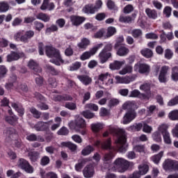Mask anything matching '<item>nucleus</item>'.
Masks as SVG:
<instances>
[{
  "label": "nucleus",
  "mask_w": 178,
  "mask_h": 178,
  "mask_svg": "<svg viewBox=\"0 0 178 178\" xmlns=\"http://www.w3.org/2000/svg\"><path fill=\"white\" fill-rule=\"evenodd\" d=\"M110 133L117 138L115 140V147H112V140L111 138H108L103 143L101 140H97L95 143V147L98 148L101 147L102 149H113V151H118V152H126L127 151V146L126 145L127 136L126 135V131L123 129L111 128Z\"/></svg>",
  "instance_id": "1"
},
{
  "label": "nucleus",
  "mask_w": 178,
  "mask_h": 178,
  "mask_svg": "<svg viewBox=\"0 0 178 178\" xmlns=\"http://www.w3.org/2000/svg\"><path fill=\"white\" fill-rule=\"evenodd\" d=\"M44 49L47 56L56 58L50 59L49 62L51 63H54L56 66H60V63H65V60H63L59 49L50 45L45 46Z\"/></svg>",
  "instance_id": "2"
},
{
  "label": "nucleus",
  "mask_w": 178,
  "mask_h": 178,
  "mask_svg": "<svg viewBox=\"0 0 178 178\" xmlns=\"http://www.w3.org/2000/svg\"><path fill=\"white\" fill-rule=\"evenodd\" d=\"M113 49V45H112V43H107L102 51L99 54V59L100 60V63H105L108 62V59L109 58H112V54L111 51Z\"/></svg>",
  "instance_id": "3"
},
{
  "label": "nucleus",
  "mask_w": 178,
  "mask_h": 178,
  "mask_svg": "<svg viewBox=\"0 0 178 178\" xmlns=\"http://www.w3.org/2000/svg\"><path fill=\"white\" fill-rule=\"evenodd\" d=\"M102 8V1L97 0L93 3H88L83 8V12L84 13H87V15H94L96 12H98L99 9Z\"/></svg>",
  "instance_id": "4"
},
{
  "label": "nucleus",
  "mask_w": 178,
  "mask_h": 178,
  "mask_svg": "<svg viewBox=\"0 0 178 178\" xmlns=\"http://www.w3.org/2000/svg\"><path fill=\"white\" fill-rule=\"evenodd\" d=\"M130 166V163L122 158L117 159L114 162V168L117 169L120 173H124Z\"/></svg>",
  "instance_id": "5"
},
{
  "label": "nucleus",
  "mask_w": 178,
  "mask_h": 178,
  "mask_svg": "<svg viewBox=\"0 0 178 178\" xmlns=\"http://www.w3.org/2000/svg\"><path fill=\"white\" fill-rule=\"evenodd\" d=\"M86 120L81 118H78L69 123V127L76 131H80V129H86Z\"/></svg>",
  "instance_id": "6"
},
{
  "label": "nucleus",
  "mask_w": 178,
  "mask_h": 178,
  "mask_svg": "<svg viewBox=\"0 0 178 178\" xmlns=\"http://www.w3.org/2000/svg\"><path fill=\"white\" fill-rule=\"evenodd\" d=\"M17 166L22 170H25L26 173H33L34 168L30 165V163L24 159H19L17 161Z\"/></svg>",
  "instance_id": "7"
},
{
  "label": "nucleus",
  "mask_w": 178,
  "mask_h": 178,
  "mask_svg": "<svg viewBox=\"0 0 178 178\" xmlns=\"http://www.w3.org/2000/svg\"><path fill=\"white\" fill-rule=\"evenodd\" d=\"M134 70L140 74H145L149 73L150 67L148 64L138 63L134 65Z\"/></svg>",
  "instance_id": "8"
},
{
  "label": "nucleus",
  "mask_w": 178,
  "mask_h": 178,
  "mask_svg": "<svg viewBox=\"0 0 178 178\" xmlns=\"http://www.w3.org/2000/svg\"><path fill=\"white\" fill-rule=\"evenodd\" d=\"M51 99L56 102H63V101H73V97L70 95H51Z\"/></svg>",
  "instance_id": "9"
},
{
  "label": "nucleus",
  "mask_w": 178,
  "mask_h": 178,
  "mask_svg": "<svg viewBox=\"0 0 178 178\" xmlns=\"http://www.w3.org/2000/svg\"><path fill=\"white\" fill-rule=\"evenodd\" d=\"M169 70H170V67L168 65L161 67L159 75V81H160V83H166L168 81V78L166 76Z\"/></svg>",
  "instance_id": "10"
},
{
  "label": "nucleus",
  "mask_w": 178,
  "mask_h": 178,
  "mask_svg": "<svg viewBox=\"0 0 178 178\" xmlns=\"http://www.w3.org/2000/svg\"><path fill=\"white\" fill-rule=\"evenodd\" d=\"M3 133L6 137V140L8 143L12 141L13 138H17L19 137L17 132H16V129L13 128L7 129Z\"/></svg>",
  "instance_id": "11"
},
{
  "label": "nucleus",
  "mask_w": 178,
  "mask_h": 178,
  "mask_svg": "<svg viewBox=\"0 0 178 178\" xmlns=\"http://www.w3.org/2000/svg\"><path fill=\"white\" fill-rule=\"evenodd\" d=\"M137 79V75H131L127 76L124 77H120L119 76H115V80L117 83H120L122 84H129V83H131V81H134Z\"/></svg>",
  "instance_id": "12"
},
{
  "label": "nucleus",
  "mask_w": 178,
  "mask_h": 178,
  "mask_svg": "<svg viewBox=\"0 0 178 178\" xmlns=\"http://www.w3.org/2000/svg\"><path fill=\"white\" fill-rule=\"evenodd\" d=\"M136 116H137V114L136 113V111H134V110L129 111L123 118V124H129V123L136 119Z\"/></svg>",
  "instance_id": "13"
},
{
  "label": "nucleus",
  "mask_w": 178,
  "mask_h": 178,
  "mask_svg": "<svg viewBox=\"0 0 178 178\" xmlns=\"http://www.w3.org/2000/svg\"><path fill=\"white\" fill-rule=\"evenodd\" d=\"M36 131H48L49 130V122H38L34 126Z\"/></svg>",
  "instance_id": "14"
},
{
  "label": "nucleus",
  "mask_w": 178,
  "mask_h": 178,
  "mask_svg": "<svg viewBox=\"0 0 178 178\" xmlns=\"http://www.w3.org/2000/svg\"><path fill=\"white\" fill-rule=\"evenodd\" d=\"M83 177L86 178L94 177L95 175V169L92 165H86L83 170Z\"/></svg>",
  "instance_id": "15"
},
{
  "label": "nucleus",
  "mask_w": 178,
  "mask_h": 178,
  "mask_svg": "<svg viewBox=\"0 0 178 178\" xmlns=\"http://www.w3.org/2000/svg\"><path fill=\"white\" fill-rule=\"evenodd\" d=\"M77 79L83 86H90L92 83V78L87 74L78 75Z\"/></svg>",
  "instance_id": "16"
},
{
  "label": "nucleus",
  "mask_w": 178,
  "mask_h": 178,
  "mask_svg": "<svg viewBox=\"0 0 178 178\" xmlns=\"http://www.w3.org/2000/svg\"><path fill=\"white\" fill-rule=\"evenodd\" d=\"M11 106L17 112L19 116L21 118H23V115H24V108L22 105V104L19 102H12Z\"/></svg>",
  "instance_id": "17"
},
{
  "label": "nucleus",
  "mask_w": 178,
  "mask_h": 178,
  "mask_svg": "<svg viewBox=\"0 0 178 178\" xmlns=\"http://www.w3.org/2000/svg\"><path fill=\"white\" fill-rule=\"evenodd\" d=\"M60 147L61 148H67L71 152H76L77 151V145L71 142H62Z\"/></svg>",
  "instance_id": "18"
},
{
  "label": "nucleus",
  "mask_w": 178,
  "mask_h": 178,
  "mask_svg": "<svg viewBox=\"0 0 178 178\" xmlns=\"http://www.w3.org/2000/svg\"><path fill=\"white\" fill-rule=\"evenodd\" d=\"M29 67L33 70L34 74H38V73H41L42 72V69L41 67L37 64L34 60H31L28 64Z\"/></svg>",
  "instance_id": "19"
},
{
  "label": "nucleus",
  "mask_w": 178,
  "mask_h": 178,
  "mask_svg": "<svg viewBox=\"0 0 178 178\" xmlns=\"http://www.w3.org/2000/svg\"><path fill=\"white\" fill-rule=\"evenodd\" d=\"M70 20L73 26H80L86 19L83 17L72 15L70 17Z\"/></svg>",
  "instance_id": "20"
},
{
  "label": "nucleus",
  "mask_w": 178,
  "mask_h": 178,
  "mask_svg": "<svg viewBox=\"0 0 178 178\" xmlns=\"http://www.w3.org/2000/svg\"><path fill=\"white\" fill-rule=\"evenodd\" d=\"M175 160L166 159L163 163V168L165 170H173Z\"/></svg>",
  "instance_id": "21"
},
{
  "label": "nucleus",
  "mask_w": 178,
  "mask_h": 178,
  "mask_svg": "<svg viewBox=\"0 0 178 178\" xmlns=\"http://www.w3.org/2000/svg\"><path fill=\"white\" fill-rule=\"evenodd\" d=\"M126 63V61H119V60H115L113 63H111L109 65V67L111 70H119L120 67H122V65H124Z\"/></svg>",
  "instance_id": "22"
},
{
  "label": "nucleus",
  "mask_w": 178,
  "mask_h": 178,
  "mask_svg": "<svg viewBox=\"0 0 178 178\" xmlns=\"http://www.w3.org/2000/svg\"><path fill=\"white\" fill-rule=\"evenodd\" d=\"M90 44V40L88 38H83L81 39V42L77 44L79 49L84 51L87 49V47Z\"/></svg>",
  "instance_id": "23"
},
{
  "label": "nucleus",
  "mask_w": 178,
  "mask_h": 178,
  "mask_svg": "<svg viewBox=\"0 0 178 178\" xmlns=\"http://www.w3.org/2000/svg\"><path fill=\"white\" fill-rule=\"evenodd\" d=\"M35 35V33L33 30H29L24 32V43L27 44L29 40H31Z\"/></svg>",
  "instance_id": "24"
},
{
  "label": "nucleus",
  "mask_w": 178,
  "mask_h": 178,
  "mask_svg": "<svg viewBox=\"0 0 178 178\" xmlns=\"http://www.w3.org/2000/svg\"><path fill=\"white\" fill-rule=\"evenodd\" d=\"M138 171H136L137 173L140 175V177L141 176H144V175H147L148 170H149V167L147 164H142L138 166Z\"/></svg>",
  "instance_id": "25"
},
{
  "label": "nucleus",
  "mask_w": 178,
  "mask_h": 178,
  "mask_svg": "<svg viewBox=\"0 0 178 178\" xmlns=\"http://www.w3.org/2000/svg\"><path fill=\"white\" fill-rule=\"evenodd\" d=\"M18 120L19 118L15 115L6 117V122L12 126H16V124L18 123Z\"/></svg>",
  "instance_id": "26"
},
{
  "label": "nucleus",
  "mask_w": 178,
  "mask_h": 178,
  "mask_svg": "<svg viewBox=\"0 0 178 178\" xmlns=\"http://www.w3.org/2000/svg\"><path fill=\"white\" fill-rule=\"evenodd\" d=\"M20 59V54L12 51L7 56V62H13V60H18Z\"/></svg>",
  "instance_id": "27"
},
{
  "label": "nucleus",
  "mask_w": 178,
  "mask_h": 178,
  "mask_svg": "<svg viewBox=\"0 0 178 178\" xmlns=\"http://www.w3.org/2000/svg\"><path fill=\"white\" fill-rule=\"evenodd\" d=\"M95 53L92 51V49H90V51H87L83 52L81 56L80 59L81 60H87V59H90L92 56H94Z\"/></svg>",
  "instance_id": "28"
},
{
  "label": "nucleus",
  "mask_w": 178,
  "mask_h": 178,
  "mask_svg": "<svg viewBox=\"0 0 178 178\" xmlns=\"http://www.w3.org/2000/svg\"><path fill=\"white\" fill-rule=\"evenodd\" d=\"M129 52H130L129 48L124 46H120L117 51V55H118V56H126Z\"/></svg>",
  "instance_id": "29"
},
{
  "label": "nucleus",
  "mask_w": 178,
  "mask_h": 178,
  "mask_svg": "<svg viewBox=\"0 0 178 178\" xmlns=\"http://www.w3.org/2000/svg\"><path fill=\"white\" fill-rule=\"evenodd\" d=\"M10 8V6L8 1H3L0 2V13H5L6 12H8Z\"/></svg>",
  "instance_id": "30"
},
{
  "label": "nucleus",
  "mask_w": 178,
  "mask_h": 178,
  "mask_svg": "<svg viewBox=\"0 0 178 178\" xmlns=\"http://www.w3.org/2000/svg\"><path fill=\"white\" fill-rule=\"evenodd\" d=\"M145 13L149 19H156L158 17V13L155 10L151 8H146Z\"/></svg>",
  "instance_id": "31"
},
{
  "label": "nucleus",
  "mask_w": 178,
  "mask_h": 178,
  "mask_svg": "<svg viewBox=\"0 0 178 178\" xmlns=\"http://www.w3.org/2000/svg\"><path fill=\"white\" fill-rule=\"evenodd\" d=\"M36 18L39 20H42V22H44V23H47L51 20V17L48 15L46 13H40L36 15Z\"/></svg>",
  "instance_id": "32"
},
{
  "label": "nucleus",
  "mask_w": 178,
  "mask_h": 178,
  "mask_svg": "<svg viewBox=\"0 0 178 178\" xmlns=\"http://www.w3.org/2000/svg\"><path fill=\"white\" fill-rule=\"evenodd\" d=\"M24 31H19L14 34V40L15 41H21V42H24Z\"/></svg>",
  "instance_id": "33"
},
{
  "label": "nucleus",
  "mask_w": 178,
  "mask_h": 178,
  "mask_svg": "<svg viewBox=\"0 0 178 178\" xmlns=\"http://www.w3.org/2000/svg\"><path fill=\"white\" fill-rule=\"evenodd\" d=\"M143 123H136L134 124L132 126H130L128 129L129 131H140L143 129Z\"/></svg>",
  "instance_id": "34"
},
{
  "label": "nucleus",
  "mask_w": 178,
  "mask_h": 178,
  "mask_svg": "<svg viewBox=\"0 0 178 178\" xmlns=\"http://www.w3.org/2000/svg\"><path fill=\"white\" fill-rule=\"evenodd\" d=\"M94 147L91 145H87L85 148L82 149L81 154L82 155H83V156H87V155H90L91 152H94Z\"/></svg>",
  "instance_id": "35"
},
{
  "label": "nucleus",
  "mask_w": 178,
  "mask_h": 178,
  "mask_svg": "<svg viewBox=\"0 0 178 178\" xmlns=\"http://www.w3.org/2000/svg\"><path fill=\"white\" fill-rule=\"evenodd\" d=\"M87 163V159H82L79 161V163L75 165V170L80 172L83 169L84 164Z\"/></svg>",
  "instance_id": "36"
},
{
  "label": "nucleus",
  "mask_w": 178,
  "mask_h": 178,
  "mask_svg": "<svg viewBox=\"0 0 178 178\" xmlns=\"http://www.w3.org/2000/svg\"><path fill=\"white\" fill-rule=\"evenodd\" d=\"M171 79L173 81H178V66H175L172 68Z\"/></svg>",
  "instance_id": "37"
},
{
  "label": "nucleus",
  "mask_w": 178,
  "mask_h": 178,
  "mask_svg": "<svg viewBox=\"0 0 178 178\" xmlns=\"http://www.w3.org/2000/svg\"><path fill=\"white\" fill-rule=\"evenodd\" d=\"M28 156H29L32 162H36V161L38 160V158H40V154L38 152H29Z\"/></svg>",
  "instance_id": "38"
},
{
  "label": "nucleus",
  "mask_w": 178,
  "mask_h": 178,
  "mask_svg": "<svg viewBox=\"0 0 178 178\" xmlns=\"http://www.w3.org/2000/svg\"><path fill=\"white\" fill-rule=\"evenodd\" d=\"M29 111L31 112V113H32L35 119H40V118H41V112L37 110V108H35V107L29 108Z\"/></svg>",
  "instance_id": "39"
},
{
  "label": "nucleus",
  "mask_w": 178,
  "mask_h": 178,
  "mask_svg": "<svg viewBox=\"0 0 178 178\" xmlns=\"http://www.w3.org/2000/svg\"><path fill=\"white\" fill-rule=\"evenodd\" d=\"M163 156V152H160L158 154H156L152 156V161H153L154 163L158 165L161 159H162Z\"/></svg>",
  "instance_id": "40"
},
{
  "label": "nucleus",
  "mask_w": 178,
  "mask_h": 178,
  "mask_svg": "<svg viewBox=\"0 0 178 178\" xmlns=\"http://www.w3.org/2000/svg\"><path fill=\"white\" fill-rule=\"evenodd\" d=\"M141 54L145 56V58H152V56L154 55V53L152 52V50L149 49H145L141 50L140 51Z\"/></svg>",
  "instance_id": "41"
},
{
  "label": "nucleus",
  "mask_w": 178,
  "mask_h": 178,
  "mask_svg": "<svg viewBox=\"0 0 178 178\" xmlns=\"http://www.w3.org/2000/svg\"><path fill=\"white\" fill-rule=\"evenodd\" d=\"M116 34V28L113 26H109L107 28V33L106 35V38H111L113 35Z\"/></svg>",
  "instance_id": "42"
},
{
  "label": "nucleus",
  "mask_w": 178,
  "mask_h": 178,
  "mask_svg": "<svg viewBox=\"0 0 178 178\" xmlns=\"http://www.w3.org/2000/svg\"><path fill=\"white\" fill-rule=\"evenodd\" d=\"M8 68L5 65H0V80L6 77V74H8Z\"/></svg>",
  "instance_id": "43"
},
{
  "label": "nucleus",
  "mask_w": 178,
  "mask_h": 178,
  "mask_svg": "<svg viewBox=\"0 0 178 178\" xmlns=\"http://www.w3.org/2000/svg\"><path fill=\"white\" fill-rule=\"evenodd\" d=\"M91 129L95 133H98L99 130H102V129H104V125L101 123L92 124Z\"/></svg>",
  "instance_id": "44"
},
{
  "label": "nucleus",
  "mask_w": 178,
  "mask_h": 178,
  "mask_svg": "<svg viewBox=\"0 0 178 178\" xmlns=\"http://www.w3.org/2000/svg\"><path fill=\"white\" fill-rule=\"evenodd\" d=\"M168 129H169V127L168 126V124H162L159 127L158 130L160 133H161L162 136H163L169 133V131H168Z\"/></svg>",
  "instance_id": "45"
},
{
  "label": "nucleus",
  "mask_w": 178,
  "mask_h": 178,
  "mask_svg": "<svg viewBox=\"0 0 178 178\" xmlns=\"http://www.w3.org/2000/svg\"><path fill=\"white\" fill-rule=\"evenodd\" d=\"M140 90L145 91L147 94H150L151 85L149 83H143L140 86Z\"/></svg>",
  "instance_id": "46"
},
{
  "label": "nucleus",
  "mask_w": 178,
  "mask_h": 178,
  "mask_svg": "<svg viewBox=\"0 0 178 178\" xmlns=\"http://www.w3.org/2000/svg\"><path fill=\"white\" fill-rule=\"evenodd\" d=\"M80 67H81V63L76 61V62L72 63V65L71 66H70V72H74L76 70H79V69H80Z\"/></svg>",
  "instance_id": "47"
},
{
  "label": "nucleus",
  "mask_w": 178,
  "mask_h": 178,
  "mask_svg": "<svg viewBox=\"0 0 178 178\" xmlns=\"http://www.w3.org/2000/svg\"><path fill=\"white\" fill-rule=\"evenodd\" d=\"M131 35L134 38H140L143 35V31L141 29H134L131 31Z\"/></svg>",
  "instance_id": "48"
},
{
  "label": "nucleus",
  "mask_w": 178,
  "mask_h": 178,
  "mask_svg": "<svg viewBox=\"0 0 178 178\" xmlns=\"http://www.w3.org/2000/svg\"><path fill=\"white\" fill-rule=\"evenodd\" d=\"M132 18L130 16L120 15L119 22L120 23H131Z\"/></svg>",
  "instance_id": "49"
},
{
  "label": "nucleus",
  "mask_w": 178,
  "mask_h": 178,
  "mask_svg": "<svg viewBox=\"0 0 178 178\" xmlns=\"http://www.w3.org/2000/svg\"><path fill=\"white\" fill-rule=\"evenodd\" d=\"M33 26H34V29L36 31H41V30H42L44 27V25L42 22H40L38 21H35L33 22Z\"/></svg>",
  "instance_id": "50"
},
{
  "label": "nucleus",
  "mask_w": 178,
  "mask_h": 178,
  "mask_svg": "<svg viewBox=\"0 0 178 178\" xmlns=\"http://www.w3.org/2000/svg\"><path fill=\"white\" fill-rule=\"evenodd\" d=\"M133 72V67L127 65L120 71V74H127V73H131Z\"/></svg>",
  "instance_id": "51"
},
{
  "label": "nucleus",
  "mask_w": 178,
  "mask_h": 178,
  "mask_svg": "<svg viewBox=\"0 0 178 178\" xmlns=\"http://www.w3.org/2000/svg\"><path fill=\"white\" fill-rule=\"evenodd\" d=\"M171 120H178V110H174L168 114Z\"/></svg>",
  "instance_id": "52"
},
{
  "label": "nucleus",
  "mask_w": 178,
  "mask_h": 178,
  "mask_svg": "<svg viewBox=\"0 0 178 178\" xmlns=\"http://www.w3.org/2000/svg\"><path fill=\"white\" fill-rule=\"evenodd\" d=\"M124 42V38H123V35L118 37L116 40V43L114 45V48L115 49H118V48H119V47H120V45H122V44H123Z\"/></svg>",
  "instance_id": "53"
},
{
  "label": "nucleus",
  "mask_w": 178,
  "mask_h": 178,
  "mask_svg": "<svg viewBox=\"0 0 178 178\" xmlns=\"http://www.w3.org/2000/svg\"><path fill=\"white\" fill-rule=\"evenodd\" d=\"M65 107L67 108V109H70V111H76V109H77V106L76 105V103L73 102L65 103Z\"/></svg>",
  "instance_id": "54"
},
{
  "label": "nucleus",
  "mask_w": 178,
  "mask_h": 178,
  "mask_svg": "<svg viewBox=\"0 0 178 178\" xmlns=\"http://www.w3.org/2000/svg\"><path fill=\"white\" fill-rule=\"evenodd\" d=\"M133 10H134V7L131 4H128L123 8V13H125V15L131 13Z\"/></svg>",
  "instance_id": "55"
},
{
  "label": "nucleus",
  "mask_w": 178,
  "mask_h": 178,
  "mask_svg": "<svg viewBox=\"0 0 178 178\" xmlns=\"http://www.w3.org/2000/svg\"><path fill=\"white\" fill-rule=\"evenodd\" d=\"M152 138L156 143H161L162 141V137L161 133L156 131L152 134Z\"/></svg>",
  "instance_id": "56"
},
{
  "label": "nucleus",
  "mask_w": 178,
  "mask_h": 178,
  "mask_svg": "<svg viewBox=\"0 0 178 178\" xmlns=\"http://www.w3.org/2000/svg\"><path fill=\"white\" fill-rule=\"evenodd\" d=\"M85 108L86 109H90V111H95V112H97V111H98V106L95 104H92V103H89L86 104Z\"/></svg>",
  "instance_id": "57"
},
{
  "label": "nucleus",
  "mask_w": 178,
  "mask_h": 178,
  "mask_svg": "<svg viewBox=\"0 0 178 178\" xmlns=\"http://www.w3.org/2000/svg\"><path fill=\"white\" fill-rule=\"evenodd\" d=\"M57 134L58 136H67L69 134V129L65 127H63L57 131Z\"/></svg>",
  "instance_id": "58"
},
{
  "label": "nucleus",
  "mask_w": 178,
  "mask_h": 178,
  "mask_svg": "<svg viewBox=\"0 0 178 178\" xmlns=\"http://www.w3.org/2000/svg\"><path fill=\"white\" fill-rule=\"evenodd\" d=\"M22 23H23V19L21 17H15L12 22V26L13 27H17V26H20Z\"/></svg>",
  "instance_id": "59"
},
{
  "label": "nucleus",
  "mask_w": 178,
  "mask_h": 178,
  "mask_svg": "<svg viewBox=\"0 0 178 178\" xmlns=\"http://www.w3.org/2000/svg\"><path fill=\"white\" fill-rule=\"evenodd\" d=\"M35 84H37L39 87H41L42 84H44V77L40 75H37L35 78Z\"/></svg>",
  "instance_id": "60"
},
{
  "label": "nucleus",
  "mask_w": 178,
  "mask_h": 178,
  "mask_svg": "<svg viewBox=\"0 0 178 178\" xmlns=\"http://www.w3.org/2000/svg\"><path fill=\"white\" fill-rule=\"evenodd\" d=\"M163 138L165 144H172V139L170 138V134L169 132L167 134H164V135H163Z\"/></svg>",
  "instance_id": "61"
},
{
  "label": "nucleus",
  "mask_w": 178,
  "mask_h": 178,
  "mask_svg": "<svg viewBox=\"0 0 178 178\" xmlns=\"http://www.w3.org/2000/svg\"><path fill=\"white\" fill-rule=\"evenodd\" d=\"M116 105H119V100L118 99H111L108 101V108H113V106H116Z\"/></svg>",
  "instance_id": "62"
},
{
  "label": "nucleus",
  "mask_w": 178,
  "mask_h": 178,
  "mask_svg": "<svg viewBox=\"0 0 178 178\" xmlns=\"http://www.w3.org/2000/svg\"><path fill=\"white\" fill-rule=\"evenodd\" d=\"M178 105V96H175L168 102V106H175Z\"/></svg>",
  "instance_id": "63"
},
{
  "label": "nucleus",
  "mask_w": 178,
  "mask_h": 178,
  "mask_svg": "<svg viewBox=\"0 0 178 178\" xmlns=\"http://www.w3.org/2000/svg\"><path fill=\"white\" fill-rule=\"evenodd\" d=\"M145 38L147 40H158L159 36L156 33H149L145 35Z\"/></svg>",
  "instance_id": "64"
}]
</instances>
